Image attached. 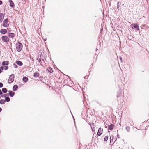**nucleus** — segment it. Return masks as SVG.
<instances>
[{"mask_svg":"<svg viewBox=\"0 0 149 149\" xmlns=\"http://www.w3.org/2000/svg\"><path fill=\"white\" fill-rule=\"evenodd\" d=\"M22 45L21 43L18 42L16 44V49L19 52H20L22 50Z\"/></svg>","mask_w":149,"mask_h":149,"instance_id":"obj_1","label":"nucleus"},{"mask_svg":"<svg viewBox=\"0 0 149 149\" xmlns=\"http://www.w3.org/2000/svg\"><path fill=\"white\" fill-rule=\"evenodd\" d=\"M1 40L4 42L7 43L9 41V39L8 36H4L1 37Z\"/></svg>","mask_w":149,"mask_h":149,"instance_id":"obj_2","label":"nucleus"},{"mask_svg":"<svg viewBox=\"0 0 149 149\" xmlns=\"http://www.w3.org/2000/svg\"><path fill=\"white\" fill-rule=\"evenodd\" d=\"M14 75L13 74H12L9 77L8 81V83H10L14 81Z\"/></svg>","mask_w":149,"mask_h":149,"instance_id":"obj_3","label":"nucleus"},{"mask_svg":"<svg viewBox=\"0 0 149 149\" xmlns=\"http://www.w3.org/2000/svg\"><path fill=\"white\" fill-rule=\"evenodd\" d=\"M131 27L133 29H136V30L139 31V26L136 24H132L131 25Z\"/></svg>","mask_w":149,"mask_h":149,"instance_id":"obj_4","label":"nucleus"},{"mask_svg":"<svg viewBox=\"0 0 149 149\" xmlns=\"http://www.w3.org/2000/svg\"><path fill=\"white\" fill-rule=\"evenodd\" d=\"M3 24L4 27H7L8 26L9 24L8 23V19H6L3 21Z\"/></svg>","mask_w":149,"mask_h":149,"instance_id":"obj_5","label":"nucleus"},{"mask_svg":"<svg viewBox=\"0 0 149 149\" xmlns=\"http://www.w3.org/2000/svg\"><path fill=\"white\" fill-rule=\"evenodd\" d=\"M103 129L101 128H100L98 129V131L97 133L98 136H100L102 133Z\"/></svg>","mask_w":149,"mask_h":149,"instance_id":"obj_6","label":"nucleus"},{"mask_svg":"<svg viewBox=\"0 0 149 149\" xmlns=\"http://www.w3.org/2000/svg\"><path fill=\"white\" fill-rule=\"evenodd\" d=\"M122 95V92L121 91H120L119 92H118L117 93V97H118V101L120 99L119 98H120V97Z\"/></svg>","mask_w":149,"mask_h":149,"instance_id":"obj_7","label":"nucleus"},{"mask_svg":"<svg viewBox=\"0 0 149 149\" xmlns=\"http://www.w3.org/2000/svg\"><path fill=\"white\" fill-rule=\"evenodd\" d=\"M4 15L0 13V22H1L4 19Z\"/></svg>","mask_w":149,"mask_h":149,"instance_id":"obj_8","label":"nucleus"},{"mask_svg":"<svg viewBox=\"0 0 149 149\" xmlns=\"http://www.w3.org/2000/svg\"><path fill=\"white\" fill-rule=\"evenodd\" d=\"M0 32L1 34H5L7 33V31L6 29H2L0 30Z\"/></svg>","mask_w":149,"mask_h":149,"instance_id":"obj_9","label":"nucleus"},{"mask_svg":"<svg viewBox=\"0 0 149 149\" xmlns=\"http://www.w3.org/2000/svg\"><path fill=\"white\" fill-rule=\"evenodd\" d=\"M8 92H9V95L11 97H13L14 96V95H15V93L14 92H13V91H8Z\"/></svg>","mask_w":149,"mask_h":149,"instance_id":"obj_10","label":"nucleus"},{"mask_svg":"<svg viewBox=\"0 0 149 149\" xmlns=\"http://www.w3.org/2000/svg\"><path fill=\"white\" fill-rule=\"evenodd\" d=\"M46 71L47 72L50 73H52L53 72L52 69L50 67L49 68L47 69L46 70Z\"/></svg>","mask_w":149,"mask_h":149,"instance_id":"obj_11","label":"nucleus"},{"mask_svg":"<svg viewBox=\"0 0 149 149\" xmlns=\"http://www.w3.org/2000/svg\"><path fill=\"white\" fill-rule=\"evenodd\" d=\"M10 6L12 8L14 7V4L13 2L11 0H9Z\"/></svg>","mask_w":149,"mask_h":149,"instance_id":"obj_12","label":"nucleus"},{"mask_svg":"<svg viewBox=\"0 0 149 149\" xmlns=\"http://www.w3.org/2000/svg\"><path fill=\"white\" fill-rule=\"evenodd\" d=\"M18 88V86L17 85H14L13 88V90L14 91H16Z\"/></svg>","mask_w":149,"mask_h":149,"instance_id":"obj_13","label":"nucleus"},{"mask_svg":"<svg viewBox=\"0 0 149 149\" xmlns=\"http://www.w3.org/2000/svg\"><path fill=\"white\" fill-rule=\"evenodd\" d=\"M113 127L114 125L112 124H111L108 126V129L110 130H112L113 129Z\"/></svg>","mask_w":149,"mask_h":149,"instance_id":"obj_14","label":"nucleus"},{"mask_svg":"<svg viewBox=\"0 0 149 149\" xmlns=\"http://www.w3.org/2000/svg\"><path fill=\"white\" fill-rule=\"evenodd\" d=\"M16 63L17 64L20 66H22L23 64L22 62L19 61H17L16 62Z\"/></svg>","mask_w":149,"mask_h":149,"instance_id":"obj_15","label":"nucleus"},{"mask_svg":"<svg viewBox=\"0 0 149 149\" xmlns=\"http://www.w3.org/2000/svg\"><path fill=\"white\" fill-rule=\"evenodd\" d=\"M8 62L7 61H4L2 63V65H8Z\"/></svg>","mask_w":149,"mask_h":149,"instance_id":"obj_16","label":"nucleus"},{"mask_svg":"<svg viewBox=\"0 0 149 149\" xmlns=\"http://www.w3.org/2000/svg\"><path fill=\"white\" fill-rule=\"evenodd\" d=\"M28 78L26 77H24L23 78V80L25 82H27L28 81Z\"/></svg>","mask_w":149,"mask_h":149,"instance_id":"obj_17","label":"nucleus"},{"mask_svg":"<svg viewBox=\"0 0 149 149\" xmlns=\"http://www.w3.org/2000/svg\"><path fill=\"white\" fill-rule=\"evenodd\" d=\"M39 74L38 73L35 72L33 75V76L34 77H37L39 76Z\"/></svg>","mask_w":149,"mask_h":149,"instance_id":"obj_18","label":"nucleus"},{"mask_svg":"<svg viewBox=\"0 0 149 149\" xmlns=\"http://www.w3.org/2000/svg\"><path fill=\"white\" fill-rule=\"evenodd\" d=\"M5 103V101L4 99H1L0 100V103L1 104H3Z\"/></svg>","mask_w":149,"mask_h":149,"instance_id":"obj_19","label":"nucleus"},{"mask_svg":"<svg viewBox=\"0 0 149 149\" xmlns=\"http://www.w3.org/2000/svg\"><path fill=\"white\" fill-rule=\"evenodd\" d=\"M126 131L128 132H129L130 131V127L129 126H126L125 128Z\"/></svg>","mask_w":149,"mask_h":149,"instance_id":"obj_20","label":"nucleus"},{"mask_svg":"<svg viewBox=\"0 0 149 149\" xmlns=\"http://www.w3.org/2000/svg\"><path fill=\"white\" fill-rule=\"evenodd\" d=\"M2 91L4 93H6L7 92V90L6 88H3L2 89Z\"/></svg>","mask_w":149,"mask_h":149,"instance_id":"obj_21","label":"nucleus"},{"mask_svg":"<svg viewBox=\"0 0 149 149\" xmlns=\"http://www.w3.org/2000/svg\"><path fill=\"white\" fill-rule=\"evenodd\" d=\"M15 34L13 33H10L9 34L10 37L13 38L14 37Z\"/></svg>","mask_w":149,"mask_h":149,"instance_id":"obj_22","label":"nucleus"},{"mask_svg":"<svg viewBox=\"0 0 149 149\" xmlns=\"http://www.w3.org/2000/svg\"><path fill=\"white\" fill-rule=\"evenodd\" d=\"M5 102L6 101L7 102H9L10 101V98L8 97H7L5 98Z\"/></svg>","mask_w":149,"mask_h":149,"instance_id":"obj_23","label":"nucleus"},{"mask_svg":"<svg viewBox=\"0 0 149 149\" xmlns=\"http://www.w3.org/2000/svg\"><path fill=\"white\" fill-rule=\"evenodd\" d=\"M108 139V136H105L104 139V141H107Z\"/></svg>","mask_w":149,"mask_h":149,"instance_id":"obj_24","label":"nucleus"},{"mask_svg":"<svg viewBox=\"0 0 149 149\" xmlns=\"http://www.w3.org/2000/svg\"><path fill=\"white\" fill-rule=\"evenodd\" d=\"M130 125H133L134 124L133 122L132 121H130Z\"/></svg>","mask_w":149,"mask_h":149,"instance_id":"obj_25","label":"nucleus"},{"mask_svg":"<svg viewBox=\"0 0 149 149\" xmlns=\"http://www.w3.org/2000/svg\"><path fill=\"white\" fill-rule=\"evenodd\" d=\"M3 86V84L2 83L0 82V88L2 87Z\"/></svg>","mask_w":149,"mask_h":149,"instance_id":"obj_26","label":"nucleus"},{"mask_svg":"<svg viewBox=\"0 0 149 149\" xmlns=\"http://www.w3.org/2000/svg\"><path fill=\"white\" fill-rule=\"evenodd\" d=\"M8 94H4V97L5 98L6 97H8Z\"/></svg>","mask_w":149,"mask_h":149,"instance_id":"obj_27","label":"nucleus"},{"mask_svg":"<svg viewBox=\"0 0 149 149\" xmlns=\"http://www.w3.org/2000/svg\"><path fill=\"white\" fill-rule=\"evenodd\" d=\"M8 69V67L7 66H5L4 67V69L5 70H6Z\"/></svg>","mask_w":149,"mask_h":149,"instance_id":"obj_28","label":"nucleus"},{"mask_svg":"<svg viewBox=\"0 0 149 149\" xmlns=\"http://www.w3.org/2000/svg\"><path fill=\"white\" fill-rule=\"evenodd\" d=\"M13 66L15 68H17V66L14 63L13 64Z\"/></svg>","mask_w":149,"mask_h":149,"instance_id":"obj_29","label":"nucleus"},{"mask_svg":"<svg viewBox=\"0 0 149 149\" xmlns=\"http://www.w3.org/2000/svg\"><path fill=\"white\" fill-rule=\"evenodd\" d=\"M0 95H1V96L2 97H4V94L3 93Z\"/></svg>","mask_w":149,"mask_h":149,"instance_id":"obj_30","label":"nucleus"},{"mask_svg":"<svg viewBox=\"0 0 149 149\" xmlns=\"http://www.w3.org/2000/svg\"><path fill=\"white\" fill-rule=\"evenodd\" d=\"M93 124L92 123H89V125H90L91 127V128H92V125Z\"/></svg>","mask_w":149,"mask_h":149,"instance_id":"obj_31","label":"nucleus"},{"mask_svg":"<svg viewBox=\"0 0 149 149\" xmlns=\"http://www.w3.org/2000/svg\"><path fill=\"white\" fill-rule=\"evenodd\" d=\"M119 2H118L117 3V8L118 9L119 7Z\"/></svg>","mask_w":149,"mask_h":149,"instance_id":"obj_32","label":"nucleus"},{"mask_svg":"<svg viewBox=\"0 0 149 149\" xmlns=\"http://www.w3.org/2000/svg\"><path fill=\"white\" fill-rule=\"evenodd\" d=\"M0 69H1L2 70H3V67L2 66H1L0 67Z\"/></svg>","mask_w":149,"mask_h":149,"instance_id":"obj_33","label":"nucleus"},{"mask_svg":"<svg viewBox=\"0 0 149 149\" xmlns=\"http://www.w3.org/2000/svg\"><path fill=\"white\" fill-rule=\"evenodd\" d=\"M2 4V1L1 0H0V5H1Z\"/></svg>","mask_w":149,"mask_h":149,"instance_id":"obj_34","label":"nucleus"},{"mask_svg":"<svg viewBox=\"0 0 149 149\" xmlns=\"http://www.w3.org/2000/svg\"><path fill=\"white\" fill-rule=\"evenodd\" d=\"M2 93V92L1 90L0 89V95L1 94V93Z\"/></svg>","mask_w":149,"mask_h":149,"instance_id":"obj_35","label":"nucleus"},{"mask_svg":"<svg viewBox=\"0 0 149 149\" xmlns=\"http://www.w3.org/2000/svg\"><path fill=\"white\" fill-rule=\"evenodd\" d=\"M44 40V41H46V40H47V38H45L44 39V40Z\"/></svg>","mask_w":149,"mask_h":149,"instance_id":"obj_36","label":"nucleus"},{"mask_svg":"<svg viewBox=\"0 0 149 149\" xmlns=\"http://www.w3.org/2000/svg\"><path fill=\"white\" fill-rule=\"evenodd\" d=\"M2 109L0 107V112L2 111Z\"/></svg>","mask_w":149,"mask_h":149,"instance_id":"obj_37","label":"nucleus"},{"mask_svg":"<svg viewBox=\"0 0 149 149\" xmlns=\"http://www.w3.org/2000/svg\"><path fill=\"white\" fill-rule=\"evenodd\" d=\"M2 72V71L0 69V73H1Z\"/></svg>","mask_w":149,"mask_h":149,"instance_id":"obj_38","label":"nucleus"},{"mask_svg":"<svg viewBox=\"0 0 149 149\" xmlns=\"http://www.w3.org/2000/svg\"><path fill=\"white\" fill-rule=\"evenodd\" d=\"M40 61H41V60L39 59V62H40Z\"/></svg>","mask_w":149,"mask_h":149,"instance_id":"obj_39","label":"nucleus"},{"mask_svg":"<svg viewBox=\"0 0 149 149\" xmlns=\"http://www.w3.org/2000/svg\"><path fill=\"white\" fill-rule=\"evenodd\" d=\"M96 51H97V50H98V49H97V48H96Z\"/></svg>","mask_w":149,"mask_h":149,"instance_id":"obj_40","label":"nucleus"},{"mask_svg":"<svg viewBox=\"0 0 149 149\" xmlns=\"http://www.w3.org/2000/svg\"><path fill=\"white\" fill-rule=\"evenodd\" d=\"M118 136V134L117 135V136Z\"/></svg>","mask_w":149,"mask_h":149,"instance_id":"obj_41","label":"nucleus"},{"mask_svg":"<svg viewBox=\"0 0 149 149\" xmlns=\"http://www.w3.org/2000/svg\"><path fill=\"white\" fill-rule=\"evenodd\" d=\"M120 59L122 60V58H120Z\"/></svg>","mask_w":149,"mask_h":149,"instance_id":"obj_42","label":"nucleus"},{"mask_svg":"<svg viewBox=\"0 0 149 149\" xmlns=\"http://www.w3.org/2000/svg\"><path fill=\"white\" fill-rule=\"evenodd\" d=\"M1 98V97L0 96V99Z\"/></svg>","mask_w":149,"mask_h":149,"instance_id":"obj_43","label":"nucleus"}]
</instances>
